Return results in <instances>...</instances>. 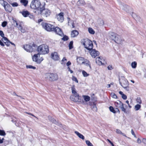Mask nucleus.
Returning a JSON list of instances; mask_svg holds the SVG:
<instances>
[{
	"instance_id": "nucleus-20",
	"label": "nucleus",
	"mask_w": 146,
	"mask_h": 146,
	"mask_svg": "<svg viewBox=\"0 0 146 146\" xmlns=\"http://www.w3.org/2000/svg\"><path fill=\"white\" fill-rule=\"evenodd\" d=\"M2 40L7 46H9L10 45V41H9L7 38L6 37H4L2 38Z\"/></svg>"
},
{
	"instance_id": "nucleus-19",
	"label": "nucleus",
	"mask_w": 146,
	"mask_h": 146,
	"mask_svg": "<svg viewBox=\"0 0 146 146\" xmlns=\"http://www.w3.org/2000/svg\"><path fill=\"white\" fill-rule=\"evenodd\" d=\"M77 62L79 64H83L85 61L84 58L82 57H78L77 58Z\"/></svg>"
},
{
	"instance_id": "nucleus-4",
	"label": "nucleus",
	"mask_w": 146,
	"mask_h": 146,
	"mask_svg": "<svg viewBox=\"0 0 146 146\" xmlns=\"http://www.w3.org/2000/svg\"><path fill=\"white\" fill-rule=\"evenodd\" d=\"M111 38L114 40L115 43L121 45L123 44V42L124 41V40L120 36L113 33L111 34Z\"/></svg>"
},
{
	"instance_id": "nucleus-41",
	"label": "nucleus",
	"mask_w": 146,
	"mask_h": 146,
	"mask_svg": "<svg viewBox=\"0 0 146 146\" xmlns=\"http://www.w3.org/2000/svg\"><path fill=\"white\" fill-rule=\"evenodd\" d=\"M111 97L117 99V96L114 93H111Z\"/></svg>"
},
{
	"instance_id": "nucleus-45",
	"label": "nucleus",
	"mask_w": 146,
	"mask_h": 146,
	"mask_svg": "<svg viewBox=\"0 0 146 146\" xmlns=\"http://www.w3.org/2000/svg\"><path fill=\"white\" fill-rule=\"evenodd\" d=\"M78 2L81 5H84L85 4V2L84 0H80L78 1Z\"/></svg>"
},
{
	"instance_id": "nucleus-5",
	"label": "nucleus",
	"mask_w": 146,
	"mask_h": 146,
	"mask_svg": "<svg viewBox=\"0 0 146 146\" xmlns=\"http://www.w3.org/2000/svg\"><path fill=\"white\" fill-rule=\"evenodd\" d=\"M82 42L84 47L88 50H90L93 48V44L91 40L85 39L82 40Z\"/></svg>"
},
{
	"instance_id": "nucleus-37",
	"label": "nucleus",
	"mask_w": 146,
	"mask_h": 146,
	"mask_svg": "<svg viewBox=\"0 0 146 146\" xmlns=\"http://www.w3.org/2000/svg\"><path fill=\"white\" fill-rule=\"evenodd\" d=\"M98 24L100 25H103L104 24V21L102 19H99L98 21Z\"/></svg>"
},
{
	"instance_id": "nucleus-44",
	"label": "nucleus",
	"mask_w": 146,
	"mask_h": 146,
	"mask_svg": "<svg viewBox=\"0 0 146 146\" xmlns=\"http://www.w3.org/2000/svg\"><path fill=\"white\" fill-rule=\"evenodd\" d=\"M109 109L110 111L111 112L114 113H115V111L114 110L112 106H110L109 107Z\"/></svg>"
},
{
	"instance_id": "nucleus-61",
	"label": "nucleus",
	"mask_w": 146,
	"mask_h": 146,
	"mask_svg": "<svg viewBox=\"0 0 146 146\" xmlns=\"http://www.w3.org/2000/svg\"><path fill=\"white\" fill-rule=\"evenodd\" d=\"M67 68L68 71L70 72L71 73H73V71L71 70L69 67H68Z\"/></svg>"
},
{
	"instance_id": "nucleus-10",
	"label": "nucleus",
	"mask_w": 146,
	"mask_h": 146,
	"mask_svg": "<svg viewBox=\"0 0 146 146\" xmlns=\"http://www.w3.org/2000/svg\"><path fill=\"white\" fill-rule=\"evenodd\" d=\"M53 31H54L56 34L60 36H62L63 35V33L62 30L58 27H57L55 28L54 27Z\"/></svg>"
},
{
	"instance_id": "nucleus-16",
	"label": "nucleus",
	"mask_w": 146,
	"mask_h": 146,
	"mask_svg": "<svg viewBox=\"0 0 146 146\" xmlns=\"http://www.w3.org/2000/svg\"><path fill=\"white\" fill-rule=\"evenodd\" d=\"M124 79L122 81L119 82V83L121 86L123 87H124L128 85V82L127 80L125 78H123Z\"/></svg>"
},
{
	"instance_id": "nucleus-56",
	"label": "nucleus",
	"mask_w": 146,
	"mask_h": 146,
	"mask_svg": "<svg viewBox=\"0 0 146 146\" xmlns=\"http://www.w3.org/2000/svg\"><path fill=\"white\" fill-rule=\"evenodd\" d=\"M43 60V58L42 57H41L40 59H38L37 61V63H40Z\"/></svg>"
},
{
	"instance_id": "nucleus-2",
	"label": "nucleus",
	"mask_w": 146,
	"mask_h": 146,
	"mask_svg": "<svg viewBox=\"0 0 146 146\" xmlns=\"http://www.w3.org/2000/svg\"><path fill=\"white\" fill-rule=\"evenodd\" d=\"M44 5L41 4L39 0H33L31 3L30 7L32 9L37 10L38 13V12L42 11Z\"/></svg>"
},
{
	"instance_id": "nucleus-62",
	"label": "nucleus",
	"mask_w": 146,
	"mask_h": 146,
	"mask_svg": "<svg viewBox=\"0 0 146 146\" xmlns=\"http://www.w3.org/2000/svg\"><path fill=\"white\" fill-rule=\"evenodd\" d=\"M71 64V63L70 61L66 63V65L68 66Z\"/></svg>"
},
{
	"instance_id": "nucleus-14",
	"label": "nucleus",
	"mask_w": 146,
	"mask_h": 146,
	"mask_svg": "<svg viewBox=\"0 0 146 146\" xmlns=\"http://www.w3.org/2000/svg\"><path fill=\"white\" fill-rule=\"evenodd\" d=\"M23 48L25 50L29 52H31L33 50L32 46L29 45H25L23 46Z\"/></svg>"
},
{
	"instance_id": "nucleus-43",
	"label": "nucleus",
	"mask_w": 146,
	"mask_h": 146,
	"mask_svg": "<svg viewBox=\"0 0 146 146\" xmlns=\"http://www.w3.org/2000/svg\"><path fill=\"white\" fill-rule=\"evenodd\" d=\"M136 102L137 103L139 104H141L142 103L140 97H138L136 99Z\"/></svg>"
},
{
	"instance_id": "nucleus-9",
	"label": "nucleus",
	"mask_w": 146,
	"mask_h": 146,
	"mask_svg": "<svg viewBox=\"0 0 146 146\" xmlns=\"http://www.w3.org/2000/svg\"><path fill=\"white\" fill-rule=\"evenodd\" d=\"M1 5L4 6L5 10L6 11L11 12L12 11V8L11 6L6 1H4V2L1 3Z\"/></svg>"
},
{
	"instance_id": "nucleus-27",
	"label": "nucleus",
	"mask_w": 146,
	"mask_h": 146,
	"mask_svg": "<svg viewBox=\"0 0 146 146\" xmlns=\"http://www.w3.org/2000/svg\"><path fill=\"white\" fill-rule=\"evenodd\" d=\"M82 97L84 100L86 102H88L90 100V97L88 96L83 95Z\"/></svg>"
},
{
	"instance_id": "nucleus-33",
	"label": "nucleus",
	"mask_w": 146,
	"mask_h": 146,
	"mask_svg": "<svg viewBox=\"0 0 146 146\" xmlns=\"http://www.w3.org/2000/svg\"><path fill=\"white\" fill-rule=\"evenodd\" d=\"M51 73H48L46 74L44 76L45 78L49 79L50 80Z\"/></svg>"
},
{
	"instance_id": "nucleus-58",
	"label": "nucleus",
	"mask_w": 146,
	"mask_h": 146,
	"mask_svg": "<svg viewBox=\"0 0 146 146\" xmlns=\"http://www.w3.org/2000/svg\"><path fill=\"white\" fill-rule=\"evenodd\" d=\"M142 142L144 144H146V139L145 138H143L142 140Z\"/></svg>"
},
{
	"instance_id": "nucleus-60",
	"label": "nucleus",
	"mask_w": 146,
	"mask_h": 146,
	"mask_svg": "<svg viewBox=\"0 0 146 146\" xmlns=\"http://www.w3.org/2000/svg\"><path fill=\"white\" fill-rule=\"evenodd\" d=\"M131 133L132 135H134V137H136V135L134 133V132L133 131V129H131Z\"/></svg>"
},
{
	"instance_id": "nucleus-6",
	"label": "nucleus",
	"mask_w": 146,
	"mask_h": 146,
	"mask_svg": "<svg viewBox=\"0 0 146 146\" xmlns=\"http://www.w3.org/2000/svg\"><path fill=\"white\" fill-rule=\"evenodd\" d=\"M42 25L43 27L48 31H53L54 28L53 25L48 23H42Z\"/></svg>"
},
{
	"instance_id": "nucleus-64",
	"label": "nucleus",
	"mask_w": 146,
	"mask_h": 146,
	"mask_svg": "<svg viewBox=\"0 0 146 146\" xmlns=\"http://www.w3.org/2000/svg\"><path fill=\"white\" fill-rule=\"evenodd\" d=\"M66 60H66V58L65 57H64L63 58L62 61V62H64L65 61H66Z\"/></svg>"
},
{
	"instance_id": "nucleus-18",
	"label": "nucleus",
	"mask_w": 146,
	"mask_h": 146,
	"mask_svg": "<svg viewBox=\"0 0 146 146\" xmlns=\"http://www.w3.org/2000/svg\"><path fill=\"white\" fill-rule=\"evenodd\" d=\"M51 56L52 58L55 60H58L59 58L57 53L56 52H54L52 53Z\"/></svg>"
},
{
	"instance_id": "nucleus-21",
	"label": "nucleus",
	"mask_w": 146,
	"mask_h": 146,
	"mask_svg": "<svg viewBox=\"0 0 146 146\" xmlns=\"http://www.w3.org/2000/svg\"><path fill=\"white\" fill-rule=\"evenodd\" d=\"M78 32L76 30H74L72 31L71 34V36L72 37H76L78 34Z\"/></svg>"
},
{
	"instance_id": "nucleus-49",
	"label": "nucleus",
	"mask_w": 146,
	"mask_h": 146,
	"mask_svg": "<svg viewBox=\"0 0 146 146\" xmlns=\"http://www.w3.org/2000/svg\"><path fill=\"white\" fill-rule=\"evenodd\" d=\"M92 108L94 111H96L97 110V108L96 105L94 104L92 107Z\"/></svg>"
},
{
	"instance_id": "nucleus-38",
	"label": "nucleus",
	"mask_w": 146,
	"mask_h": 146,
	"mask_svg": "<svg viewBox=\"0 0 146 146\" xmlns=\"http://www.w3.org/2000/svg\"><path fill=\"white\" fill-rule=\"evenodd\" d=\"M69 49H71L73 48V41H71L69 44Z\"/></svg>"
},
{
	"instance_id": "nucleus-42",
	"label": "nucleus",
	"mask_w": 146,
	"mask_h": 146,
	"mask_svg": "<svg viewBox=\"0 0 146 146\" xmlns=\"http://www.w3.org/2000/svg\"><path fill=\"white\" fill-rule=\"evenodd\" d=\"M117 4L119 5L120 7V8H121V5H123V4H124V3H122L120 0H117Z\"/></svg>"
},
{
	"instance_id": "nucleus-32",
	"label": "nucleus",
	"mask_w": 146,
	"mask_h": 146,
	"mask_svg": "<svg viewBox=\"0 0 146 146\" xmlns=\"http://www.w3.org/2000/svg\"><path fill=\"white\" fill-rule=\"evenodd\" d=\"M21 2L23 3V4L25 6H27L28 3V1L27 0H21Z\"/></svg>"
},
{
	"instance_id": "nucleus-36",
	"label": "nucleus",
	"mask_w": 146,
	"mask_h": 146,
	"mask_svg": "<svg viewBox=\"0 0 146 146\" xmlns=\"http://www.w3.org/2000/svg\"><path fill=\"white\" fill-rule=\"evenodd\" d=\"M141 107L140 105L137 104L135 106V110L137 111L139 110Z\"/></svg>"
},
{
	"instance_id": "nucleus-13",
	"label": "nucleus",
	"mask_w": 146,
	"mask_h": 146,
	"mask_svg": "<svg viewBox=\"0 0 146 146\" xmlns=\"http://www.w3.org/2000/svg\"><path fill=\"white\" fill-rule=\"evenodd\" d=\"M64 13H63L61 12L56 15V18L58 21L60 22H62L64 20Z\"/></svg>"
},
{
	"instance_id": "nucleus-50",
	"label": "nucleus",
	"mask_w": 146,
	"mask_h": 146,
	"mask_svg": "<svg viewBox=\"0 0 146 146\" xmlns=\"http://www.w3.org/2000/svg\"><path fill=\"white\" fill-rule=\"evenodd\" d=\"M7 24V22L6 21H4L2 23V26L3 27H5Z\"/></svg>"
},
{
	"instance_id": "nucleus-7",
	"label": "nucleus",
	"mask_w": 146,
	"mask_h": 146,
	"mask_svg": "<svg viewBox=\"0 0 146 146\" xmlns=\"http://www.w3.org/2000/svg\"><path fill=\"white\" fill-rule=\"evenodd\" d=\"M44 6L45 4H44L43 6V9H42V11H40L39 12H38V13H40V14H42V15H43L44 16L47 17L50 15V12L49 10L47 9H45Z\"/></svg>"
},
{
	"instance_id": "nucleus-23",
	"label": "nucleus",
	"mask_w": 146,
	"mask_h": 146,
	"mask_svg": "<svg viewBox=\"0 0 146 146\" xmlns=\"http://www.w3.org/2000/svg\"><path fill=\"white\" fill-rule=\"evenodd\" d=\"M68 25L70 27L72 28H74L75 26L74 25V21H73L70 19V18H68Z\"/></svg>"
},
{
	"instance_id": "nucleus-3",
	"label": "nucleus",
	"mask_w": 146,
	"mask_h": 146,
	"mask_svg": "<svg viewBox=\"0 0 146 146\" xmlns=\"http://www.w3.org/2000/svg\"><path fill=\"white\" fill-rule=\"evenodd\" d=\"M37 51L40 54H45L49 52L48 46L45 44H42L39 46L37 48Z\"/></svg>"
},
{
	"instance_id": "nucleus-15",
	"label": "nucleus",
	"mask_w": 146,
	"mask_h": 146,
	"mask_svg": "<svg viewBox=\"0 0 146 146\" xmlns=\"http://www.w3.org/2000/svg\"><path fill=\"white\" fill-rule=\"evenodd\" d=\"M90 54L91 56L94 58H95L96 56L99 55V52L95 49H93L90 52Z\"/></svg>"
},
{
	"instance_id": "nucleus-63",
	"label": "nucleus",
	"mask_w": 146,
	"mask_h": 146,
	"mask_svg": "<svg viewBox=\"0 0 146 146\" xmlns=\"http://www.w3.org/2000/svg\"><path fill=\"white\" fill-rule=\"evenodd\" d=\"M113 84L112 83H111L110 84H108L107 85V87L108 88H110V86H111L110 85H113Z\"/></svg>"
},
{
	"instance_id": "nucleus-31",
	"label": "nucleus",
	"mask_w": 146,
	"mask_h": 146,
	"mask_svg": "<svg viewBox=\"0 0 146 146\" xmlns=\"http://www.w3.org/2000/svg\"><path fill=\"white\" fill-rule=\"evenodd\" d=\"M88 31L89 33L91 34H94L95 33L94 30L92 28L90 27L88 28Z\"/></svg>"
},
{
	"instance_id": "nucleus-22",
	"label": "nucleus",
	"mask_w": 146,
	"mask_h": 146,
	"mask_svg": "<svg viewBox=\"0 0 146 146\" xmlns=\"http://www.w3.org/2000/svg\"><path fill=\"white\" fill-rule=\"evenodd\" d=\"M40 54L39 53L34 54L32 57L33 61L37 63L38 58L40 56Z\"/></svg>"
},
{
	"instance_id": "nucleus-35",
	"label": "nucleus",
	"mask_w": 146,
	"mask_h": 146,
	"mask_svg": "<svg viewBox=\"0 0 146 146\" xmlns=\"http://www.w3.org/2000/svg\"><path fill=\"white\" fill-rule=\"evenodd\" d=\"M13 23L15 27H19L20 23H18L16 20H13Z\"/></svg>"
},
{
	"instance_id": "nucleus-25",
	"label": "nucleus",
	"mask_w": 146,
	"mask_h": 146,
	"mask_svg": "<svg viewBox=\"0 0 146 146\" xmlns=\"http://www.w3.org/2000/svg\"><path fill=\"white\" fill-rule=\"evenodd\" d=\"M21 13L25 17L28 16L29 15V12L27 11H23Z\"/></svg>"
},
{
	"instance_id": "nucleus-52",
	"label": "nucleus",
	"mask_w": 146,
	"mask_h": 146,
	"mask_svg": "<svg viewBox=\"0 0 146 146\" xmlns=\"http://www.w3.org/2000/svg\"><path fill=\"white\" fill-rule=\"evenodd\" d=\"M68 36H64L62 38V39L64 41H66L68 40Z\"/></svg>"
},
{
	"instance_id": "nucleus-54",
	"label": "nucleus",
	"mask_w": 146,
	"mask_h": 146,
	"mask_svg": "<svg viewBox=\"0 0 146 146\" xmlns=\"http://www.w3.org/2000/svg\"><path fill=\"white\" fill-rule=\"evenodd\" d=\"M0 35L3 38L4 37V35L3 32L1 31H0Z\"/></svg>"
},
{
	"instance_id": "nucleus-8",
	"label": "nucleus",
	"mask_w": 146,
	"mask_h": 146,
	"mask_svg": "<svg viewBox=\"0 0 146 146\" xmlns=\"http://www.w3.org/2000/svg\"><path fill=\"white\" fill-rule=\"evenodd\" d=\"M115 106L118 108H121L122 111L126 113V110L124 108L123 104L120 101L117 100L115 103Z\"/></svg>"
},
{
	"instance_id": "nucleus-24",
	"label": "nucleus",
	"mask_w": 146,
	"mask_h": 146,
	"mask_svg": "<svg viewBox=\"0 0 146 146\" xmlns=\"http://www.w3.org/2000/svg\"><path fill=\"white\" fill-rule=\"evenodd\" d=\"M75 133L80 138L82 139V140H84V136L82 134L79 133L77 131H75Z\"/></svg>"
},
{
	"instance_id": "nucleus-12",
	"label": "nucleus",
	"mask_w": 146,
	"mask_h": 146,
	"mask_svg": "<svg viewBox=\"0 0 146 146\" xmlns=\"http://www.w3.org/2000/svg\"><path fill=\"white\" fill-rule=\"evenodd\" d=\"M121 8L129 13H130L131 11V8L127 5L125 4H123V5H121Z\"/></svg>"
},
{
	"instance_id": "nucleus-47",
	"label": "nucleus",
	"mask_w": 146,
	"mask_h": 146,
	"mask_svg": "<svg viewBox=\"0 0 146 146\" xmlns=\"http://www.w3.org/2000/svg\"><path fill=\"white\" fill-rule=\"evenodd\" d=\"M72 80L76 82L77 83H78V81L77 78L74 76H73L72 77Z\"/></svg>"
},
{
	"instance_id": "nucleus-40",
	"label": "nucleus",
	"mask_w": 146,
	"mask_h": 146,
	"mask_svg": "<svg viewBox=\"0 0 146 146\" xmlns=\"http://www.w3.org/2000/svg\"><path fill=\"white\" fill-rule=\"evenodd\" d=\"M86 143L88 146H94L92 143L88 140H86Z\"/></svg>"
},
{
	"instance_id": "nucleus-34",
	"label": "nucleus",
	"mask_w": 146,
	"mask_h": 146,
	"mask_svg": "<svg viewBox=\"0 0 146 146\" xmlns=\"http://www.w3.org/2000/svg\"><path fill=\"white\" fill-rule=\"evenodd\" d=\"M82 74L84 77H86L89 76V74L87 73L84 70L82 71Z\"/></svg>"
},
{
	"instance_id": "nucleus-46",
	"label": "nucleus",
	"mask_w": 146,
	"mask_h": 146,
	"mask_svg": "<svg viewBox=\"0 0 146 146\" xmlns=\"http://www.w3.org/2000/svg\"><path fill=\"white\" fill-rule=\"evenodd\" d=\"M26 67H27V68L33 69H36L35 67L31 65L27 66Z\"/></svg>"
},
{
	"instance_id": "nucleus-11",
	"label": "nucleus",
	"mask_w": 146,
	"mask_h": 146,
	"mask_svg": "<svg viewBox=\"0 0 146 146\" xmlns=\"http://www.w3.org/2000/svg\"><path fill=\"white\" fill-rule=\"evenodd\" d=\"M96 62L99 65H101L104 64L105 62L102 57H98L96 58Z\"/></svg>"
},
{
	"instance_id": "nucleus-17",
	"label": "nucleus",
	"mask_w": 146,
	"mask_h": 146,
	"mask_svg": "<svg viewBox=\"0 0 146 146\" xmlns=\"http://www.w3.org/2000/svg\"><path fill=\"white\" fill-rule=\"evenodd\" d=\"M58 76L56 74H53L51 73L50 81H54L58 80Z\"/></svg>"
},
{
	"instance_id": "nucleus-30",
	"label": "nucleus",
	"mask_w": 146,
	"mask_h": 146,
	"mask_svg": "<svg viewBox=\"0 0 146 146\" xmlns=\"http://www.w3.org/2000/svg\"><path fill=\"white\" fill-rule=\"evenodd\" d=\"M131 67L133 68H135L137 67V63L136 62H132L131 64Z\"/></svg>"
},
{
	"instance_id": "nucleus-51",
	"label": "nucleus",
	"mask_w": 146,
	"mask_h": 146,
	"mask_svg": "<svg viewBox=\"0 0 146 146\" xmlns=\"http://www.w3.org/2000/svg\"><path fill=\"white\" fill-rule=\"evenodd\" d=\"M49 119L50 120V121L52 122V123H55V122H56V121L54 119H52L51 117H49Z\"/></svg>"
},
{
	"instance_id": "nucleus-26",
	"label": "nucleus",
	"mask_w": 146,
	"mask_h": 146,
	"mask_svg": "<svg viewBox=\"0 0 146 146\" xmlns=\"http://www.w3.org/2000/svg\"><path fill=\"white\" fill-rule=\"evenodd\" d=\"M83 64L86 66H89L90 68V69H91V67L90 66V62L88 60H85V61H84V62Z\"/></svg>"
},
{
	"instance_id": "nucleus-39",
	"label": "nucleus",
	"mask_w": 146,
	"mask_h": 146,
	"mask_svg": "<svg viewBox=\"0 0 146 146\" xmlns=\"http://www.w3.org/2000/svg\"><path fill=\"white\" fill-rule=\"evenodd\" d=\"M6 133L3 130H0V135L2 136H5L6 135Z\"/></svg>"
},
{
	"instance_id": "nucleus-28",
	"label": "nucleus",
	"mask_w": 146,
	"mask_h": 146,
	"mask_svg": "<svg viewBox=\"0 0 146 146\" xmlns=\"http://www.w3.org/2000/svg\"><path fill=\"white\" fill-rule=\"evenodd\" d=\"M17 28L19 29L21 31V32L24 33L25 32V29H23L22 28V26L21 25V23H20V24H19V27H17Z\"/></svg>"
},
{
	"instance_id": "nucleus-55",
	"label": "nucleus",
	"mask_w": 146,
	"mask_h": 146,
	"mask_svg": "<svg viewBox=\"0 0 146 146\" xmlns=\"http://www.w3.org/2000/svg\"><path fill=\"white\" fill-rule=\"evenodd\" d=\"M108 70H111L113 69V68L111 65H109L108 67Z\"/></svg>"
},
{
	"instance_id": "nucleus-57",
	"label": "nucleus",
	"mask_w": 146,
	"mask_h": 146,
	"mask_svg": "<svg viewBox=\"0 0 146 146\" xmlns=\"http://www.w3.org/2000/svg\"><path fill=\"white\" fill-rule=\"evenodd\" d=\"M121 97L124 100H126L127 98V96L124 94H123V95L121 96Z\"/></svg>"
},
{
	"instance_id": "nucleus-1",
	"label": "nucleus",
	"mask_w": 146,
	"mask_h": 146,
	"mask_svg": "<svg viewBox=\"0 0 146 146\" xmlns=\"http://www.w3.org/2000/svg\"><path fill=\"white\" fill-rule=\"evenodd\" d=\"M71 90L72 94L70 96V99L75 102H78L81 103H83L84 102L83 100L81 99L80 96L76 92L74 85H73L71 87Z\"/></svg>"
},
{
	"instance_id": "nucleus-29",
	"label": "nucleus",
	"mask_w": 146,
	"mask_h": 146,
	"mask_svg": "<svg viewBox=\"0 0 146 146\" xmlns=\"http://www.w3.org/2000/svg\"><path fill=\"white\" fill-rule=\"evenodd\" d=\"M116 133L117 134H121L123 136H124L125 137H127L126 135L123 133L119 129H116Z\"/></svg>"
},
{
	"instance_id": "nucleus-53",
	"label": "nucleus",
	"mask_w": 146,
	"mask_h": 146,
	"mask_svg": "<svg viewBox=\"0 0 146 146\" xmlns=\"http://www.w3.org/2000/svg\"><path fill=\"white\" fill-rule=\"evenodd\" d=\"M127 91H129V88L128 86H125L123 87Z\"/></svg>"
},
{
	"instance_id": "nucleus-48",
	"label": "nucleus",
	"mask_w": 146,
	"mask_h": 146,
	"mask_svg": "<svg viewBox=\"0 0 146 146\" xmlns=\"http://www.w3.org/2000/svg\"><path fill=\"white\" fill-rule=\"evenodd\" d=\"M11 5L13 7H17L18 5V4L17 2H14L11 3Z\"/></svg>"
},
{
	"instance_id": "nucleus-59",
	"label": "nucleus",
	"mask_w": 146,
	"mask_h": 146,
	"mask_svg": "<svg viewBox=\"0 0 146 146\" xmlns=\"http://www.w3.org/2000/svg\"><path fill=\"white\" fill-rule=\"evenodd\" d=\"M141 139L139 138H138L137 140V142L138 143L140 144L141 143Z\"/></svg>"
}]
</instances>
